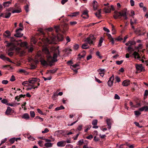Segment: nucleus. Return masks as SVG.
<instances>
[{
	"label": "nucleus",
	"instance_id": "nucleus-1",
	"mask_svg": "<svg viewBox=\"0 0 148 148\" xmlns=\"http://www.w3.org/2000/svg\"><path fill=\"white\" fill-rule=\"evenodd\" d=\"M53 49L55 50V51L53 57L51 56L48 49L47 48H45L43 49V52L47 55V60L49 63V65L51 66L52 65L54 62L57 61V58L58 56L60 54L58 48H54Z\"/></svg>",
	"mask_w": 148,
	"mask_h": 148
},
{
	"label": "nucleus",
	"instance_id": "nucleus-2",
	"mask_svg": "<svg viewBox=\"0 0 148 148\" xmlns=\"http://www.w3.org/2000/svg\"><path fill=\"white\" fill-rule=\"evenodd\" d=\"M59 33H57L58 34L57 37L52 36L49 38L44 37L41 40L44 43H48L49 44L56 43V41L57 39L58 41H62L63 39V37L62 34Z\"/></svg>",
	"mask_w": 148,
	"mask_h": 148
},
{
	"label": "nucleus",
	"instance_id": "nucleus-3",
	"mask_svg": "<svg viewBox=\"0 0 148 148\" xmlns=\"http://www.w3.org/2000/svg\"><path fill=\"white\" fill-rule=\"evenodd\" d=\"M54 27L56 33L61 32L64 34H65L66 33L69 28L67 24L66 23L62 25L61 27H60L59 26H55Z\"/></svg>",
	"mask_w": 148,
	"mask_h": 148
},
{
	"label": "nucleus",
	"instance_id": "nucleus-4",
	"mask_svg": "<svg viewBox=\"0 0 148 148\" xmlns=\"http://www.w3.org/2000/svg\"><path fill=\"white\" fill-rule=\"evenodd\" d=\"M114 14L113 16L115 19H117L119 16H123L124 19L127 20L128 19L126 13L127 10L124 9L121 11V12H114Z\"/></svg>",
	"mask_w": 148,
	"mask_h": 148
},
{
	"label": "nucleus",
	"instance_id": "nucleus-5",
	"mask_svg": "<svg viewBox=\"0 0 148 148\" xmlns=\"http://www.w3.org/2000/svg\"><path fill=\"white\" fill-rule=\"evenodd\" d=\"M96 38L93 35H90L89 36L87 37L84 40V42H87L90 45L93 44Z\"/></svg>",
	"mask_w": 148,
	"mask_h": 148
},
{
	"label": "nucleus",
	"instance_id": "nucleus-6",
	"mask_svg": "<svg viewBox=\"0 0 148 148\" xmlns=\"http://www.w3.org/2000/svg\"><path fill=\"white\" fill-rule=\"evenodd\" d=\"M23 28H19L16 30V34L14 35V36L18 38L22 37L23 36V34L21 33L23 30Z\"/></svg>",
	"mask_w": 148,
	"mask_h": 148
},
{
	"label": "nucleus",
	"instance_id": "nucleus-7",
	"mask_svg": "<svg viewBox=\"0 0 148 148\" xmlns=\"http://www.w3.org/2000/svg\"><path fill=\"white\" fill-rule=\"evenodd\" d=\"M5 42H7V45L6 46L8 47H10V48L8 49V51L13 50L15 47L14 44L12 42H8L7 41H6Z\"/></svg>",
	"mask_w": 148,
	"mask_h": 148
},
{
	"label": "nucleus",
	"instance_id": "nucleus-8",
	"mask_svg": "<svg viewBox=\"0 0 148 148\" xmlns=\"http://www.w3.org/2000/svg\"><path fill=\"white\" fill-rule=\"evenodd\" d=\"M40 81L39 79L35 77L30 78L28 79L29 82L30 84H34L36 82H39Z\"/></svg>",
	"mask_w": 148,
	"mask_h": 148
},
{
	"label": "nucleus",
	"instance_id": "nucleus-9",
	"mask_svg": "<svg viewBox=\"0 0 148 148\" xmlns=\"http://www.w3.org/2000/svg\"><path fill=\"white\" fill-rule=\"evenodd\" d=\"M135 66L137 71L139 72H141L145 70V68L143 66L142 64H136Z\"/></svg>",
	"mask_w": 148,
	"mask_h": 148
},
{
	"label": "nucleus",
	"instance_id": "nucleus-10",
	"mask_svg": "<svg viewBox=\"0 0 148 148\" xmlns=\"http://www.w3.org/2000/svg\"><path fill=\"white\" fill-rule=\"evenodd\" d=\"M17 4L16 3L15 5V7L16 9L12 11V13H19L21 12V7L19 6H17Z\"/></svg>",
	"mask_w": 148,
	"mask_h": 148
},
{
	"label": "nucleus",
	"instance_id": "nucleus-11",
	"mask_svg": "<svg viewBox=\"0 0 148 148\" xmlns=\"http://www.w3.org/2000/svg\"><path fill=\"white\" fill-rule=\"evenodd\" d=\"M66 144V141L62 140L58 142L57 143V146L59 147H63Z\"/></svg>",
	"mask_w": 148,
	"mask_h": 148
},
{
	"label": "nucleus",
	"instance_id": "nucleus-12",
	"mask_svg": "<svg viewBox=\"0 0 148 148\" xmlns=\"http://www.w3.org/2000/svg\"><path fill=\"white\" fill-rule=\"evenodd\" d=\"M88 11L85 10L84 11L82 14L81 15L82 17L84 18H87L88 17Z\"/></svg>",
	"mask_w": 148,
	"mask_h": 148
},
{
	"label": "nucleus",
	"instance_id": "nucleus-13",
	"mask_svg": "<svg viewBox=\"0 0 148 148\" xmlns=\"http://www.w3.org/2000/svg\"><path fill=\"white\" fill-rule=\"evenodd\" d=\"M136 44V42L134 40H130L125 44L126 46H131L135 45Z\"/></svg>",
	"mask_w": 148,
	"mask_h": 148
},
{
	"label": "nucleus",
	"instance_id": "nucleus-14",
	"mask_svg": "<svg viewBox=\"0 0 148 148\" xmlns=\"http://www.w3.org/2000/svg\"><path fill=\"white\" fill-rule=\"evenodd\" d=\"M132 55L134 56V58H137L138 59L140 60V56L139 54L136 51L134 52L132 54Z\"/></svg>",
	"mask_w": 148,
	"mask_h": 148
},
{
	"label": "nucleus",
	"instance_id": "nucleus-15",
	"mask_svg": "<svg viewBox=\"0 0 148 148\" xmlns=\"http://www.w3.org/2000/svg\"><path fill=\"white\" fill-rule=\"evenodd\" d=\"M130 81L129 80L126 79L124 80L122 84V85L125 86H127L130 85Z\"/></svg>",
	"mask_w": 148,
	"mask_h": 148
},
{
	"label": "nucleus",
	"instance_id": "nucleus-16",
	"mask_svg": "<svg viewBox=\"0 0 148 148\" xmlns=\"http://www.w3.org/2000/svg\"><path fill=\"white\" fill-rule=\"evenodd\" d=\"M107 36L108 37V39L110 40V41L111 42L112 44L113 45L114 43V38H112L111 35L110 34H107Z\"/></svg>",
	"mask_w": 148,
	"mask_h": 148
},
{
	"label": "nucleus",
	"instance_id": "nucleus-17",
	"mask_svg": "<svg viewBox=\"0 0 148 148\" xmlns=\"http://www.w3.org/2000/svg\"><path fill=\"white\" fill-rule=\"evenodd\" d=\"M40 62L41 64L43 66H47L49 65L47 62L44 59H41Z\"/></svg>",
	"mask_w": 148,
	"mask_h": 148
},
{
	"label": "nucleus",
	"instance_id": "nucleus-18",
	"mask_svg": "<svg viewBox=\"0 0 148 148\" xmlns=\"http://www.w3.org/2000/svg\"><path fill=\"white\" fill-rule=\"evenodd\" d=\"M139 110L141 112L144 111L145 112H147L148 111V106H144L143 107L139 108Z\"/></svg>",
	"mask_w": 148,
	"mask_h": 148
},
{
	"label": "nucleus",
	"instance_id": "nucleus-19",
	"mask_svg": "<svg viewBox=\"0 0 148 148\" xmlns=\"http://www.w3.org/2000/svg\"><path fill=\"white\" fill-rule=\"evenodd\" d=\"M11 13L10 12H8V13L5 14L4 15L3 14H1L0 15V17H3L6 18H9L11 15Z\"/></svg>",
	"mask_w": 148,
	"mask_h": 148
},
{
	"label": "nucleus",
	"instance_id": "nucleus-20",
	"mask_svg": "<svg viewBox=\"0 0 148 148\" xmlns=\"http://www.w3.org/2000/svg\"><path fill=\"white\" fill-rule=\"evenodd\" d=\"M22 118L26 120L28 119H29L30 117L29 114L27 113H25L23 114L22 116Z\"/></svg>",
	"mask_w": 148,
	"mask_h": 148
},
{
	"label": "nucleus",
	"instance_id": "nucleus-21",
	"mask_svg": "<svg viewBox=\"0 0 148 148\" xmlns=\"http://www.w3.org/2000/svg\"><path fill=\"white\" fill-rule=\"evenodd\" d=\"M107 124L108 126V129L110 130L111 128V120L110 119H107L106 120Z\"/></svg>",
	"mask_w": 148,
	"mask_h": 148
},
{
	"label": "nucleus",
	"instance_id": "nucleus-22",
	"mask_svg": "<svg viewBox=\"0 0 148 148\" xmlns=\"http://www.w3.org/2000/svg\"><path fill=\"white\" fill-rule=\"evenodd\" d=\"M53 144L50 142H47L45 143L44 145V146H45L47 148H49L52 147Z\"/></svg>",
	"mask_w": 148,
	"mask_h": 148
},
{
	"label": "nucleus",
	"instance_id": "nucleus-23",
	"mask_svg": "<svg viewBox=\"0 0 148 148\" xmlns=\"http://www.w3.org/2000/svg\"><path fill=\"white\" fill-rule=\"evenodd\" d=\"M11 4V1H8L5 2H4L3 3V6L4 7H8L10 6V5Z\"/></svg>",
	"mask_w": 148,
	"mask_h": 148
},
{
	"label": "nucleus",
	"instance_id": "nucleus-24",
	"mask_svg": "<svg viewBox=\"0 0 148 148\" xmlns=\"http://www.w3.org/2000/svg\"><path fill=\"white\" fill-rule=\"evenodd\" d=\"M22 85L23 86H29L31 85H30L29 84L28 81H24L22 83Z\"/></svg>",
	"mask_w": 148,
	"mask_h": 148
},
{
	"label": "nucleus",
	"instance_id": "nucleus-25",
	"mask_svg": "<svg viewBox=\"0 0 148 148\" xmlns=\"http://www.w3.org/2000/svg\"><path fill=\"white\" fill-rule=\"evenodd\" d=\"M12 111V109L10 107H8L5 112V113L7 115H9L10 114Z\"/></svg>",
	"mask_w": 148,
	"mask_h": 148
},
{
	"label": "nucleus",
	"instance_id": "nucleus-26",
	"mask_svg": "<svg viewBox=\"0 0 148 148\" xmlns=\"http://www.w3.org/2000/svg\"><path fill=\"white\" fill-rule=\"evenodd\" d=\"M127 49L130 53H131L132 51H134V49L131 46H129L127 47Z\"/></svg>",
	"mask_w": 148,
	"mask_h": 148
},
{
	"label": "nucleus",
	"instance_id": "nucleus-27",
	"mask_svg": "<svg viewBox=\"0 0 148 148\" xmlns=\"http://www.w3.org/2000/svg\"><path fill=\"white\" fill-rule=\"evenodd\" d=\"M101 9L99 10L95 14V15L98 17V18H99L101 16Z\"/></svg>",
	"mask_w": 148,
	"mask_h": 148
},
{
	"label": "nucleus",
	"instance_id": "nucleus-28",
	"mask_svg": "<svg viewBox=\"0 0 148 148\" xmlns=\"http://www.w3.org/2000/svg\"><path fill=\"white\" fill-rule=\"evenodd\" d=\"M79 14V12H75L73 13L70 15H69L71 17L75 16L77 15H78Z\"/></svg>",
	"mask_w": 148,
	"mask_h": 148
},
{
	"label": "nucleus",
	"instance_id": "nucleus-29",
	"mask_svg": "<svg viewBox=\"0 0 148 148\" xmlns=\"http://www.w3.org/2000/svg\"><path fill=\"white\" fill-rule=\"evenodd\" d=\"M93 7L94 10H96L97 9V2L95 1H94L93 2Z\"/></svg>",
	"mask_w": 148,
	"mask_h": 148
},
{
	"label": "nucleus",
	"instance_id": "nucleus-30",
	"mask_svg": "<svg viewBox=\"0 0 148 148\" xmlns=\"http://www.w3.org/2000/svg\"><path fill=\"white\" fill-rule=\"evenodd\" d=\"M57 70V69H54L53 70H50L48 71V73H51L52 74H53L56 72Z\"/></svg>",
	"mask_w": 148,
	"mask_h": 148
},
{
	"label": "nucleus",
	"instance_id": "nucleus-31",
	"mask_svg": "<svg viewBox=\"0 0 148 148\" xmlns=\"http://www.w3.org/2000/svg\"><path fill=\"white\" fill-rule=\"evenodd\" d=\"M5 33L7 34V35L6 36L4 34H3V36H5L8 37H9L10 36L11 33L8 30L6 31L5 32Z\"/></svg>",
	"mask_w": 148,
	"mask_h": 148
},
{
	"label": "nucleus",
	"instance_id": "nucleus-32",
	"mask_svg": "<svg viewBox=\"0 0 148 148\" xmlns=\"http://www.w3.org/2000/svg\"><path fill=\"white\" fill-rule=\"evenodd\" d=\"M82 48L83 49H87L89 48V46L87 44L84 43L82 45Z\"/></svg>",
	"mask_w": 148,
	"mask_h": 148
},
{
	"label": "nucleus",
	"instance_id": "nucleus-33",
	"mask_svg": "<svg viewBox=\"0 0 148 148\" xmlns=\"http://www.w3.org/2000/svg\"><path fill=\"white\" fill-rule=\"evenodd\" d=\"M103 39L102 37H101L99 39V43L98 45L99 47H100L101 46L102 43L103 42Z\"/></svg>",
	"mask_w": 148,
	"mask_h": 148
},
{
	"label": "nucleus",
	"instance_id": "nucleus-34",
	"mask_svg": "<svg viewBox=\"0 0 148 148\" xmlns=\"http://www.w3.org/2000/svg\"><path fill=\"white\" fill-rule=\"evenodd\" d=\"M111 26L112 27V34H114L116 32V30L114 28V26L113 24H111Z\"/></svg>",
	"mask_w": 148,
	"mask_h": 148
},
{
	"label": "nucleus",
	"instance_id": "nucleus-35",
	"mask_svg": "<svg viewBox=\"0 0 148 148\" xmlns=\"http://www.w3.org/2000/svg\"><path fill=\"white\" fill-rule=\"evenodd\" d=\"M29 86H31V87L27 88V90H31L32 88L35 89L36 88H38V86H35V85H31Z\"/></svg>",
	"mask_w": 148,
	"mask_h": 148
},
{
	"label": "nucleus",
	"instance_id": "nucleus-36",
	"mask_svg": "<svg viewBox=\"0 0 148 148\" xmlns=\"http://www.w3.org/2000/svg\"><path fill=\"white\" fill-rule=\"evenodd\" d=\"M64 106H61L59 107H58L56 108H55V110L56 111H58V110H61L64 109Z\"/></svg>",
	"mask_w": 148,
	"mask_h": 148
},
{
	"label": "nucleus",
	"instance_id": "nucleus-37",
	"mask_svg": "<svg viewBox=\"0 0 148 148\" xmlns=\"http://www.w3.org/2000/svg\"><path fill=\"white\" fill-rule=\"evenodd\" d=\"M111 8L109 7L108 8H105V12L106 13H110L111 12Z\"/></svg>",
	"mask_w": 148,
	"mask_h": 148
},
{
	"label": "nucleus",
	"instance_id": "nucleus-38",
	"mask_svg": "<svg viewBox=\"0 0 148 148\" xmlns=\"http://www.w3.org/2000/svg\"><path fill=\"white\" fill-rule=\"evenodd\" d=\"M19 104H20V103H8V104H7V105L8 106H11L15 107L16 106V105Z\"/></svg>",
	"mask_w": 148,
	"mask_h": 148
},
{
	"label": "nucleus",
	"instance_id": "nucleus-39",
	"mask_svg": "<svg viewBox=\"0 0 148 148\" xmlns=\"http://www.w3.org/2000/svg\"><path fill=\"white\" fill-rule=\"evenodd\" d=\"M1 102L4 104H5L7 105V104H8V101L7 99H3V100H1Z\"/></svg>",
	"mask_w": 148,
	"mask_h": 148
},
{
	"label": "nucleus",
	"instance_id": "nucleus-40",
	"mask_svg": "<svg viewBox=\"0 0 148 148\" xmlns=\"http://www.w3.org/2000/svg\"><path fill=\"white\" fill-rule=\"evenodd\" d=\"M91 127V126L90 125H88L86 126L85 127L86 128L84 132H86L87 131L90 129Z\"/></svg>",
	"mask_w": 148,
	"mask_h": 148
},
{
	"label": "nucleus",
	"instance_id": "nucleus-41",
	"mask_svg": "<svg viewBox=\"0 0 148 148\" xmlns=\"http://www.w3.org/2000/svg\"><path fill=\"white\" fill-rule=\"evenodd\" d=\"M30 116L32 118H34V117L35 116V112L33 111H31L30 112Z\"/></svg>",
	"mask_w": 148,
	"mask_h": 148
},
{
	"label": "nucleus",
	"instance_id": "nucleus-42",
	"mask_svg": "<svg viewBox=\"0 0 148 148\" xmlns=\"http://www.w3.org/2000/svg\"><path fill=\"white\" fill-rule=\"evenodd\" d=\"M85 56V54L82 55H81L80 54H79L78 55L79 57L77 58V60H80L81 58L84 57Z\"/></svg>",
	"mask_w": 148,
	"mask_h": 148
},
{
	"label": "nucleus",
	"instance_id": "nucleus-43",
	"mask_svg": "<svg viewBox=\"0 0 148 148\" xmlns=\"http://www.w3.org/2000/svg\"><path fill=\"white\" fill-rule=\"evenodd\" d=\"M134 112L135 115L136 116H139L141 114V113L138 110L135 111Z\"/></svg>",
	"mask_w": 148,
	"mask_h": 148
},
{
	"label": "nucleus",
	"instance_id": "nucleus-44",
	"mask_svg": "<svg viewBox=\"0 0 148 148\" xmlns=\"http://www.w3.org/2000/svg\"><path fill=\"white\" fill-rule=\"evenodd\" d=\"M97 120H94L92 121V123L93 125H96L97 123Z\"/></svg>",
	"mask_w": 148,
	"mask_h": 148
},
{
	"label": "nucleus",
	"instance_id": "nucleus-45",
	"mask_svg": "<svg viewBox=\"0 0 148 148\" xmlns=\"http://www.w3.org/2000/svg\"><path fill=\"white\" fill-rule=\"evenodd\" d=\"M58 96V94L57 93V91L56 92H54L53 93V96L52 97L53 98V99H56V98H55L56 97Z\"/></svg>",
	"mask_w": 148,
	"mask_h": 148
},
{
	"label": "nucleus",
	"instance_id": "nucleus-46",
	"mask_svg": "<svg viewBox=\"0 0 148 148\" xmlns=\"http://www.w3.org/2000/svg\"><path fill=\"white\" fill-rule=\"evenodd\" d=\"M78 143L79 145H82L84 143L83 139H82L79 140L78 141Z\"/></svg>",
	"mask_w": 148,
	"mask_h": 148
},
{
	"label": "nucleus",
	"instance_id": "nucleus-47",
	"mask_svg": "<svg viewBox=\"0 0 148 148\" xmlns=\"http://www.w3.org/2000/svg\"><path fill=\"white\" fill-rule=\"evenodd\" d=\"M114 82L108 81V85L109 86L111 87L113 85Z\"/></svg>",
	"mask_w": 148,
	"mask_h": 148
},
{
	"label": "nucleus",
	"instance_id": "nucleus-48",
	"mask_svg": "<svg viewBox=\"0 0 148 148\" xmlns=\"http://www.w3.org/2000/svg\"><path fill=\"white\" fill-rule=\"evenodd\" d=\"M15 80V79L14 76V75H12L10 79V81L11 82L14 81Z\"/></svg>",
	"mask_w": 148,
	"mask_h": 148
},
{
	"label": "nucleus",
	"instance_id": "nucleus-49",
	"mask_svg": "<svg viewBox=\"0 0 148 148\" xmlns=\"http://www.w3.org/2000/svg\"><path fill=\"white\" fill-rule=\"evenodd\" d=\"M79 45L78 44H75L73 45V49L75 50H76L79 48Z\"/></svg>",
	"mask_w": 148,
	"mask_h": 148
},
{
	"label": "nucleus",
	"instance_id": "nucleus-50",
	"mask_svg": "<svg viewBox=\"0 0 148 148\" xmlns=\"http://www.w3.org/2000/svg\"><path fill=\"white\" fill-rule=\"evenodd\" d=\"M123 62V60L121 61H116V63L118 65L121 64Z\"/></svg>",
	"mask_w": 148,
	"mask_h": 148
},
{
	"label": "nucleus",
	"instance_id": "nucleus-51",
	"mask_svg": "<svg viewBox=\"0 0 148 148\" xmlns=\"http://www.w3.org/2000/svg\"><path fill=\"white\" fill-rule=\"evenodd\" d=\"M114 80V75H113L111 77H110L108 80V81L113 82Z\"/></svg>",
	"mask_w": 148,
	"mask_h": 148
},
{
	"label": "nucleus",
	"instance_id": "nucleus-52",
	"mask_svg": "<svg viewBox=\"0 0 148 148\" xmlns=\"http://www.w3.org/2000/svg\"><path fill=\"white\" fill-rule=\"evenodd\" d=\"M82 127V125H79L77 127V130L78 131H80Z\"/></svg>",
	"mask_w": 148,
	"mask_h": 148
},
{
	"label": "nucleus",
	"instance_id": "nucleus-53",
	"mask_svg": "<svg viewBox=\"0 0 148 148\" xmlns=\"http://www.w3.org/2000/svg\"><path fill=\"white\" fill-rule=\"evenodd\" d=\"M49 132V130L47 128H46L45 129L44 131H43L42 132V133L44 134L47 133Z\"/></svg>",
	"mask_w": 148,
	"mask_h": 148
},
{
	"label": "nucleus",
	"instance_id": "nucleus-54",
	"mask_svg": "<svg viewBox=\"0 0 148 148\" xmlns=\"http://www.w3.org/2000/svg\"><path fill=\"white\" fill-rule=\"evenodd\" d=\"M6 57L3 55H1L0 56V58L3 60L5 61Z\"/></svg>",
	"mask_w": 148,
	"mask_h": 148
},
{
	"label": "nucleus",
	"instance_id": "nucleus-55",
	"mask_svg": "<svg viewBox=\"0 0 148 148\" xmlns=\"http://www.w3.org/2000/svg\"><path fill=\"white\" fill-rule=\"evenodd\" d=\"M96 55L97 56H99V58L100 59L102 58V56L100 55V53L99 51H97L96 53Z\"/></svg>",
	"mask_w": 148,
	"mask_h": 148
},
{
	"label": "nucleus",
	"instance_id": "nucleus-56",
	"mask_svg": "<svg viewBox=\"0 0 148 148\" xmlns=\"http://www.w3.org/2000/svg\"><path fill=\"white\" fill-rule=\"evenodd\" d=\"M97 71L98 72H101L100 73H104L105 72V69H98Z\"/></svg>",
	"mask_w": 148,
	"mask_h": 148
},
{
	"label": "nucleus",
	"instance_id": "nucleus-57",
	"mask_svg": "<svg viewBox=\"0 0 148 148\" xmlns=\"http://www.w3.org/2000/svg\"><path fill=\"white\" fill-rule=\"evenodd\" d=\"M42 143L43 141H42L40 140L38 142V144H39L40 146L42 147L43 145Z\"/></svg>",
	"mask_w": 148,
	"mask_h": 148
},
{
	"label": "nucleus",
	"instance_id": "nucleus-58",
	"mask_svg": "<svg viewBox=\"0 0 148 148\" xmlns=\"http://www.w3.org/2000/svg\"><path fill=\"white\" fill-rule=\"evenodd\" d=\"M148 95V90H146L145 92V93L144 94V98L145 97H146Z\"/></svg>",
	"mask_w": 148,
	"mask_h": 148
},
{
	"label": "nucleus",
	"instance_id": "nucleus-59",
	"mask_svg": "<svg viewBox=\"0 0 148 148\" xmlns=\"http://www.w3.org/2000/svg\"><path fill=\"white\" fill-rule=\"evenodd\" d=\"M8 83V81L7 80H3L2 81V84H6Z\"/></svg>",
	"mask_w": 148,
	"mask_h": 148
},
{
	"label": "nucleus",
	"instance_id": "nucleus-60",
	"mask_svg": "<svg viewBox=\"0 0 148 148\" xmlns=\"http://www.w3.org/2000/svg\"><path fill=\"white\" fill-rule=\"evenodd\" d=\"M18 72L20 73H25L26 71L23 69H20L18 71Z\"/></svg>",
	"mask_w": 148,
	"mask_h": 148
},
{
	"label": "nucleus",
	"instance_id": "nucleus-61",
	"mask_svg": "<svg viewBox=\"0 0 148 148\" xmlns=\"http://www.w3.org/2000/svg\"><path fill=\"white\" fill-rule=\"evenodd\" d=\"M28 139L31 140L33 141L34 140V138L31 136H30L28 137Z\"/></svg>",
	"mask_w": 148,
	"mask_h": 148
},
{
	"label": "nucleus",
	"instance_id": "nucleus-62",
	"mask_svg": "<svg viewBox=\"0 0 148 148\" xmlns=\"http://www.w3.org/2000/svg\"><path fill=\"white\" fill-rule=\"evenodd\" d=\"M115 79L116 80V81L118 82H119L121 81L120 77L118 76H116L115 77Z\"/></svg>",
	"mask_w": 148,
	"mask_h": 148
},
{
	"label": "nucleus",
	"instance_id": "nucleus-63",
	"mask_svg": "<svg viewBox=\"0 0 148 148\" xmlns=\"http://www.w3.org/2000/svg\"><path fill=\"white\" fill-rule=\"evenodd\" d=\"M86 138L89 139H91L93 138V136L92 135L90 134L86 137Z\"/></svg>",
	"mask_w": 148,
	"mask_h": 148
},
{
	"label": "nucleus",
	"instance_id": "nucleus-64",
	"mask_svg": "<svg viewBox=\"0 0 148 148\" xmlns=\"http://www.w3.org/2000/svg\"><path fill=\"white\" fill-rule=\"evenodd\" d=\"M66 148H73V146L71 144L67 145L66 146Z\"/></svg>",
	"mask_w": 148,
	"mask_h": 148
}]
</instances>
